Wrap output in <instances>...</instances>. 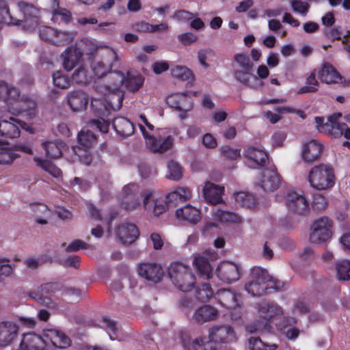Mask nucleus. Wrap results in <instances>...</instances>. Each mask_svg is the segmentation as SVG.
I'll use <instances>...</instances> for the list:
<instances>
[{
	"label": "nucleus",
	"instance_id": "34",
	"mask_svg": "<svg viewBox=\"0 0 350 350\" xmlns=\"http://www.w3.org/2000/svg\"><path fill=\"white\" fill-rule=\"evenodd\" d=\"M42 146L45 150L46 157L51 159H55L62 154L65 144L62 141L43 142Z\"/></svg>",
	"mask_w": 350,
	"mask_h": 350
},
{
	"label": "nucleus",
	"instance_id": "36",
	"mask_svg": "<svg viewBox=\"0 0 350 350\" xmlns=\"http://www.w3.org/2000/svg\"><path fill=\"white\" fill-rule=\"evenodd\" d=\"M112 125L117 133L124 137L129 136L134 132L133 124L125 118L118 117L115 118Z\"/></svg>",
	"mask_w": 350,
	"mask_h": 350
},
{
	"label": "nucleus",
	"instance_id": "21",
	"mask_svg": "<svg viewBox=\"0 0 350 350\" xmlns=\"http://www.w3.org/2000/svg\"><path fill=\"white\" fill-rule=\"evenodd\" d=\"M44 337L53 346L62 349L71 345V340L64 332L55 329H49L44 332Z\"/></svg>",
	"mask_w": 350,
	"mask_h": 350
},
{
	"label": "nucleus",
	"instance_id": "45",
	"mask_svg": "<svg viewBox=\"0 0 350 350\" xmlns=\"http://www.w3.org/2000/svg\"><path fill=\"white\" fill-rule=\"evenodd\" d=\"M336 270L340 280H349L350 279V261L342 260L336 263Z\"/></svg>",
	"mask_w": 350,
	"mask_h": 350
},
{
	"label": "nucleus",
	"instance_id": "43",
	"mask_svg": "<svg viewBox=\"0 0 350 350\" xmlns=\"http://www.w3.org/2000/svg\"><path fill=\"white\" fill-rule=\"evenodd\" d=\"M168 174L167 178L173 180L178 181L183 176V167L175 161H170L167 163Z\"/></svg>",
	"mask_w": 350,
	"mask_h": 350
},
{
	"label": "nucleus",
	"instance_id": "61",
	"mask_svg": "<svg viewBox=\"0 0 350 350\" xmlns=\"http://www.w3.org/2000/svg\"><path fill=\"white\" fill-rule=\"evenodd\" d=\"M327 206L326 198L321 194L317 193L313 196L312 207L317 211L324 210Z\"/></svg>",
	"mask_w": 350,
	"mask_h": 350
},
{
	"label": "nucleus",
	"instance_id": "58",
	"mask_svg": "<svg viewBox=\"0 0 350 350\" xmlns=\"http://www.w3.org/2000/svg\"><path fill=\"white\" fill-rule=\"evenodd\" d=\"M15 267V265L0 262V283L3 282L5 278H9L13 274Z\"/></svg>",
	"mask_w": 350,
	"mask_h": 350
},
{
	"label": "nucleus",
	"instance_id": "42",
	"mask_svg": "<svg viewBox=\"0 0 350 350\" xmlns=\"http://www.w3.org/2000/svg\"><path fill=\"white\" fill-rule=\"evenodd\" d=\"M33 161L36 164L42 167L44 170L50 173L54 177H59L62 174L60 169L53 165L47 160L42 159L39 157H35Z\"/></svg>",
	"mask_w": 350,
	"mask_h": 350
},
{
	"label": "nucleus",
	"instance_id": "17",
	"mask_svg": "<svg viewBox=\"0 0 350 350\" xmlns=\"http://www.w3.org/2000/svg\"><path fill=\"white\" fill-rule=\"evenodd\" d=\"M116 234L123 244L130 245L137 239L139 231L135 224L124 222L118 227Z\"/></svg>",
	"mask_w": 350,
	"mask_h": 350
},
{
	"label": "nucleus",
	"instance_id": "51",
	"mask_svg": "<svg viewBox=\"0 0 350 350\" xmlns=\"http://www.w3.org/2000/svg\"><path fill=\"white\" fill-rule=\"evenodd\" d=\"M172 75L175 78L183 81L189 79L193 77L192 72L185 66H177L172 69Z\"/></svg>",
	"mask_w": 350,
	"mask_h": 350
},
{
	"label": "nucleus",
	"instance_id": "35",
	"mask_svg": "<svg viewBox=\"0 0 350 350\" xmlns=\"http://www.w3.org/2000/svg\"><path fill=\"white\" fill-rule=\"evenodd\" d=\"M319 78L327 84L338 83L341 80L340 75L329 64H325L319 72Z\"/></svg>",
	"mask_w": 350,
	"mask_h": 350
},
{
	"label": "nucleus",
	"instance_id": "54",
	"mask_svg": "<svg viewBox=\"0 0 350 350\" xmlns=\"http://www.w3.org/2000/svg\"><path fill=\"white\" fill-rule=\"evenodd\" d=\"M234 60L239 64L240 68L246 70H252L254 64L251 62L247 54L238 53L234 55Z\"/></svg>",
	"mask_w": 350,
	"mask_h": 350
},
{
	"label": "nucleus",
	"instance_id": "11",
	"mask_svg": "<svg viewBox=\"0 0 350 350\" xmlns=\"http://www.w3.org/2000/svg\"><path fill=\"white\" fill-rule=\"evenodd\" d=\"M245 165L252 169H258L266 165L268 155L263 150L253 146H247L243 152Z\"/></svg>",
	"mask_w": 350,
	"mask_h": 350
},
{
	"label": "nucleus",
	"instance_id": "7",
	"mask_svg": "<svg viewBox=\"0 0 350 350\" xmlns=\"http://www.w3.org/2000/svg\"><path fill=\"white\" fill-rule=\"evenodd\" d=\"M118 60L116 52L111 48H105L100 53V58H94L91 62V68L98 78L105 76L110 72L113 64Z\"/></svg>",
	"mask_w": 350,
	"mask_h": 350
},
{
	"label": "nucleus",
	"instance_id": "25",
	"mask_svg": "<svg viewBox=\"0 0 350 350\" xmlns=\"http://www.w3.org/2000/svg\"><path fill=\"white\" fill-rule=\"evenodd\" d=\"M83 53L75 46L68 48L62 54L64 68L70 71L78 65L82 58Z\"/></svg>",
	"mask_w": 350,
	"mask_h": 350
},
{
	"label": "nucleus",
	"instance_id": "30",
	"mask_svg": "<svg viewBox=\"0 0 350 350\" xmlns=\"http://www.w3.org/2000/svg\"><path fill=\"white\" fill-rule=\"evenodd\" d=\"M21 347L26 350H43L46 341L39 335L34 333L24 334L21 342Z\"/></svg>",
	"mask_w": 350,
	"mask_h": 350
},
{
	"label": "nucleus",
	"instance_id": "63",
	"mask_svg": "<svg viewBox=\"0 0 350 350\" xmlns=\"http://www.w3.org/2000/svg\"><path fill=\"white\" fill-rule=\"evenodd\" d=\"M92 126H95L102 133H107L109 130V123L103 118L92 120L90 122Z\"/></svg>",
	"mask_w": 350,
	"mask_h": 350
},
{
	"label": "nucleus",
	"instance_id": "49",
	"mask_svg": "<svg viewBox=\"0 0 350 350\" xmlns=\"http://www.w3.org/2000/svg\"><path fill=\"white\" fill-rule=\"evenodd\" d=\"M18 157H19V154L14 153L9 148H1L0 149L1 165H10Z\"/></svg>",
	"mask_w": 350,
	"mask_h": 350
},
{
	"label": "nucleus",
	"instance_id": "13",
	"mask_svg": "<svg viewBox=\"0 0 350 350\" xmlns=\"http://www.w3.org/2000/svg\"><path fill=\"white\" fill-rule=\"evenodd\" d=\"M216 273L221 280L230 284L239 279L240 267L234 262L224 261L217 266Z\"/></svg>",
	"mask_w": 350,
	"mask_h": 350
},
{
	"label": "nucleus",
	"instance_id": "9",
	"mask_svg": "<svg viewBox=\"0 0 350 350\" xmlns=\"http://www.w3.org/2000/svg\"><path fill=\"white\" fill-rule=\"evenodd\" d=\"M284 202L287 208L293 213L306 215L310 211L309 203L305 196L296 191H288Z\"/></svg>",
	"mask_w": 350,
	"mask_h": 350
},
{
	"label": "nucleus",
	"instance_id": "56",
	"mask_svg": "<svg viewBox=\"0 0 350 350\" xmlns=\"http://www.w3.org/2000/svg\"><path fill=\"white\" fill-rule=\"evenodd\" d=\"M56 29L51 27L43 26L39 29V35L42 40L54 44Z\"/></svg>",
	"mask_w": 350,
	"mask_h": 350
},
{
	"label": "nucleus",
	"instance_id": "8",
	"mask_svg": "<svg viewBox=\"0 0 350 350\" xmlns=\"http://www.w3.org/2000/svg\"><path fill=\"white\" fill-rule=\"evenodd\" d=\"M217 258V254L211 250H206L194 256L193 265L200 278L204 280H208L211 278L213 271L211 262L216 260Z\"/></svg>",
	"mask_w": 350,
	"mask_h": 350
},
{
	"label": "nucleus",
	"instance_id": "18",
	"mask_svg": "<svg viewBox=\"0 0 350 350\" xmlns=\"http://www.w3.org/2000/svg\"><path fill=\"white\" fill-rule=\"evenodd\" d=\"M138 273L142 278L154 283L160 282L163 275L161 267L156 263H142Z\"/></svg>",
	"mask_w": 350,
	"mask_h": 350
},
{
	"label": "nucleus",
	"instance_id": "12",
	"mask_svg": "<svg viewBox=\"0 0 350 350\" xmlns=\"http://www.w3.org/2000/svg\"><path fill=\"white\" fill-rule=\"evenodd\" d=\"M143 206L146 210L153 209V214L159 216L167 209V204L159 199L152 190L146 189L142 193Z\"/></svg>",
	"mask_w": 350,
	"mask_h": 350
},
{
	"label": "nucleus",
	"instance_id": "41",
	"mask_svg": "<svg viewBox=\"0 0 350 350\" xmlns=\"http://www.w3.org/2000/svg\"><path fill=\"white\" fill-rule=\"evenodd\" d=\"M78 141L82 148H89L96 143V137L89 130L82 131L78 134Z\"/></svg>",
	"mask_w": 350,
	"mask_h": 350
},
{
	"label": "nucleus",
	"instance_id": "64",
	"mask_svg": "<svg viewBox=\"0 0 350 350\" xmlns=\"http://www.w3.org/2000/svg\"><path fill=\"white\" fill-rule=\"evenodd\" d=\"M248 343L250 350H263L265 345L259 337H250L248 340Z\"/></svg>",
	"mask_w": 350,
	"mask_h": 350
},
{
	"label": "nucleus",
	"instance_id": "4",
	"mask_svg": "<svg viewBox=\"0 0 350 350\" xmlns=\"http://www.w3.org/2000/svg\"><path fill=\"white\" fill-rule=\"evenodd\" d=\"M169 276L176 288L187 292L192 289L196 278L189 267L183 263H173L168 269Z\"/></svg>",
	"mask_w": 350,
	"mask_h": 350
},
{
	"label": "nucleus",
	"instance_id": "44",
	"mask_svg": "<svg viewBox=\"0 0 350 350\" xmlns=\"http://www.w3.org/2000/svg\"><path fill=\"white\" fill-rule=\"evenodd\" d=\"M76 33L58 31L56 29V33L54 38V45L62 46L71 42L75 38Z\"/></svg>",
	"mask_w": 350,
	"mask_h": 350
},
{
	"label": "nucleus",
	"instance_id": "62",
	"mask_svg": "<svg viewBox=\"0 0 350 350\" xmlns=\"http://www.w3.org/2000/svg\"><path fill=\"white\" fill-rule=\"evenodd\" d=\"M192 349L193 350H215L211 341L204 342L202 338L193 341Z\"/></svg>",
	"mask_w": 350,
	"mask_h": 350
},
{
	"label": "nucleus",
	"instance_id": "39",
	"mask_svg": "<svg viewBox=\"0 0 350 350\" xmlns=\"http://www.w3.org/2000/svg\"><path fill=\"white\" fill-rule=\"evenodd\" d=\"M91 79L92 75L83 64L76 68L72 75V81L77 84H88Z\"/></svg>",
	"mask_w": 350,
	"mask_h": 350
},
{
	"label": "nucleus",
	"instance_id": "2",
	"mask_svg": "<svg viewBox=\"0 0 350 350\" xmlns=\"http://www.w3.org/2000/svg\"><path fill=\"white\" fill-rule=\"evenodd\" d=\"M259 320L246 326V329L250 333L268 331L272 321L284 314L283 308L276 303L262 301L258 304Z\"/></svg>",
	"mask_w": 350,
	"mask_h": 350
},
{
	"label": "nucleus",
	"instance_id": "1",
	"mask_svg": "<svg viewBox=\"0 0 350 350\" xmlns=\"http://www.w3.org/2000/svg\"><path fill=\"white\" fill-rule=\"evenodd\" d=\"M113 81V83L109 86V91H111V97L109 100V104L112 108L117 107L120 108L122 105L123 96L120 92H116L119 88L125 83L126 87L132 92H136L143 85L144 79L140 75H133L128 72L126 78L121 72H116L110 76Z\"/></svg>",
	"mask_w": 350,
	"mask_h": 350
},
{
	"label": "nucleus",
	"instance_id": "29",
	"mask_svg": "<svg viewBox=\"0 0 350 350\" xmlns=\"http://www.w3.org/2000/svg\"><path fill=\"white\" fill-rule=\"evenodd\" d=\"M224 191V187L206 182L203 188V195L205 200L212 204H216L221 201V195Z\"/></svg>",
	"mask_w": 350,
	"mask_h": 350
},
{
	"label": "nucleus",
	"instance_id": "19",
	"mask_svg": "<svg viewBox=\"0 0 350 350\" xmlns=\"http://www.w3.org/2000/svg\"><path fill=\"white\" fill-rule=\"evenodd\" d=\"M250 278L258 283L273 285L274 289L277 291L282 289L283 286L282 282L273 280L266 269L259 267H254L251 269Z\"/></svg>",
	"mask_w": 350,
	"mask_h": 350
},
{
	"label": "nucleus",
	"instance_id": "31",
	"mask_svg": "<svg viewBox=\"0 0 350 350\" xmlns=\"http://www.w3.org/2000/svg\"><path fill=\"white\" fill-rule=\"evenodd\" d=\"M218 311L209 305H205L198 308L193 315V319L198 323H204L210 321H214L217 318Z\"/></svg>",
	"mask_w": 350,
	"mask_h": 350
},
{
	"label": "nucleus",
	"instance_id": "5",
	"mask_svg": "<svg viewBox=\"0 0 350 350\" xmlns=\"http://www.w3.org/2000/svg\"><path fill=\"white\" fill-rule=\"evenodd\" d=\"M334 180L332 167L325 164L313 167L308 174V180L311 186L319 190L332 187L334 183Z\"/></svg>",
	"mask_w": 350,
	"mask_h": 350
},
{
	"label": "nucleus",
	"instance_id": "3",
	"mask_svg": "<svg viewBox=\"0 0 350 350\" xmlns=\"http://www.w3.org/2000/svg\"><path fill=\"white\" fill-rule=\"evenodd\" d=\"M341 117L340 113H334L327 117L326 122L323 117H316L315 122L318 131L335 138L344 135L345 138L350 139V128L340 121Z\"/></svg>",
	"mask_w": 350,
	"mask_h": 350
},
{
	"label": "nucleus",
	"instance_id": "10",
	"mask_svg": "<svg viewBox=\"0 0 350 350\" xmlns=\"http://www.w3.org/2000/svg\"><path fill=\"white\" fill-rule=\"evenodd\" d=\"M332 222L327 217L316 220L310 234V241L313 243H320L328 240L332 235Z\"/></svg>",
	"mask_w": 350,
	"mask_h": 350
},
{
	"label": "nucleus",
	"instance_id": "60",
	"mask_svg": "<svg viewBox=\"0 0 350 350\" xmlns=\"http://www.w3.org/2000/svg\"><path fill=\"white\" fill-rule=\"evenodd\" d=\"M172 18L178 22L186 23L193 18V14L185 10H180L176 11Z\"/></svg>",
	"mask_w": 350,
	"mask_h": 350
},
{
	"label": "nucleus",
	"instance_id": "28",
	"mask_svg": "<svg viewBox=\"0 0 350 350\" xmlns=\"http://www.w3.org/2000/svg\"><path fill=\"white\" fill-rule=\"evenodd\" d=\"M174 138L169 135L165 138H156L154 136L147 139V146L154 152L163 153L172 148Z\"/></svg>",
	"mask_w": 350,
	"mask_h": 350
},
{
	"label": "nucleus",
	"instance_id": "55",
	"mask_svg": "<svg viewBox=\"0 0 350 350\" xmlns=\"http://www.w3.org/2000/svg\"><path fill=\"white\" fill-rule=\"evenodd\" d=\"M235 198L243 206L248 208H251L256 204V198L252 194L241 192L237 193Z\"/></svg>",
	"mask_w": 350,
	"mask_h": 350
},
{
	"label": "nucleus",
	"instance_id": "57",
	"mask_svg": "<svg viewBox=\"0 0 350 350\" xmlns=\"http://www.w3.org/2000/svg\"><path fill=\"white\" fill-rule=\"evenodd\" d=\"M3 94L1 97L6 100H17L19 98L20 94L18 90L13 86H9L5 82L4 86H3Z\"/></svg>",
	"mask_w": 350,
	"mask_h": 350
},
{
	"label": "nucleus",
	"instance_id": "59",
	"mask_svg": "<svg viewBox=\"0 0 350 350\" xmlns=\"http://www.w3.org/2000/svg\"><path fill=\"white\" fill-rule=\"evenodd\" d=\"M220 151L224 157L230 160H236L241 157L239 149L232 148L228 146H223Z\"/></svg>",
	"mask_w": 350,
	"mask_h": 350
},
{
	"label": "nucleus",
	"instance_id": "32",
	"mask_svg": "<svg viewBox=\"0 0 350 350\" xmlns=\"http://www.w3.org/2000/svg\"><path fill=\"white\" fill-rule=\"evenodd\" d=\"M18 123L14 118H10L9 120L0 121V135L5 138L19 137L21 131Z\"/></svg>",
	"mask_w": 350,
	"mask_h": 350
},
{
	"label": "nucleus",
	"instance_id": "50",
	"mask_svg": "<svg viewBox=\"0 0 350 350\" xmlns=\"http://www.w3.org/2000/svg\"><path fill=\"white\" fill-rule=\"evenodd\" d=\"M87 149L88 148H84L79 146L74 147L73 151L75 152L76 157H77L79 161L81 163L86 165H89L91 164L92 161V158L90 153Z\"/></svg>",
	"mask_w": 350,
	"mask_h": 350
},
{
	"label": "nucleus",
	"instance_id": "38",
	"mask_svg": "<svg viewBox=\"0 0 350 350\" xmlns=\"http://www.w3.org/2000/svg\"><path fill=\"white\" fill-rule=\"evenodd\" d=\"M274 288L273 285L258 283L249 278V281L245 284V291L252 296H262L268 293V290Z\"/></svg>",
	"mask_w": 350,
	"mask_h": 350
},
{
	"label": "nucleus",
	"instance_id": "24",
	"mask_svg": "<svg viewBox=\"0 0 350 350\" xmlns=\"http://www.w3.org/2000/svg\"><path fill=\"white\" fill-rule=\"evenodd\" d=\"M218 302L224 308L236 310L239 304V295L229 289H220L215 294Z\"/></svg>",
	"mask_w": 350,
	"mask_h": 350
},
{
	"label": "nucleus",
	"instance_id": "47",
	"mask_svg": "<svg viewBox=\"0 0 350 350\" xmlns=\"http://www.w3.org/2000/svg\"><path fill=\"white\" fill-rule=\"evenodd\" d=\"M213 217L215 220L220 222H235L237 219V215L234 213L223 210L214 211Z\"/></svg>",
	"mask_w": 350,
	"mask_h": 350
},
{
	"label": "nucleus",
	"instance_id": "20",
	"mask_svg": "<svg viewBox=\"0 0 350 350\" xmlns=\"http://www.w3.org/2000/svg\"><path fill=\"white\" fill-rule=\"evenodd\" d=\"M322 149V144L315 139L304 143L301 152L303 160L307 163L315 161L319 158Z\"/></svg>",
	"mask_w": 350,
	"mask_h": 350
},
{
	"label": "nucleus",
	"instance_id": "33",
	"mask_svg": "<svg viewBox=\"0 0 350 350\" xmlns=\"http://www.w3.org/2000/svg\"><path fill=\"white\" fill-rule=\"evenodd\" d=\"M176 215L178 218L193 224H197L201 218L200 210L191 205H186L176 210Z\"/></svg>",
	"mask_w": 350,
	"mask_h": 350
},
{
	"label": "nucleus",
	"instance_id": "46",
	"mask_svg": "<svg viewBox=\"0 0 350 350\" xmlns=\"http://www.w3.org/2000/svg\"><path fill=\"white\" fill-rule=\"evenodd\" d=\"M189 191L187 189L184 187H178L175 191L170 193L166 200L168 203L172 202V201L179 200L181 202L185 201L189 198Z\"/></svg>",
	"mask_w": 350,
	"mask_h": 350
},
{
	"label": "nucleus",
	"instance_id": "14",
	"mask_svg": "<svg viewBox=\"0 0 350 350\" xmlns=\"http://www.w3.org/2000/svg\"><path fill=\"white\" fill-rule=\"evenodd\" d=\"M281 183V177L273 168L265 169L261 173L258 184L267 192H273L278 189Z\"/></svg>",
	"mask_w": 350,
	"mask_h": 350
},
{
	"label": "nucleus",
	"instance_id": "48",
	"mask_svg": "<svg viewBox=\"0 0 350 350\" xmlns=\"http://www.w3.org/2000/svg\"><path fill=\"white\" fill-rule=\"evenodd\" d=\"M213 295L211 286L207 283L202 284L198 289L196 297L202 302L208 301Z\"/></svg>",
	"mask_w": 350,
	"mask_h": 350
},
{
	"label": "nucleus",
	"instance_id": "23",
	"mask_svg": "<svg viewBox=\"0 0 350 350\" xmlns=\"http://www.w3.org/2000/svg\"><path fill=\"white\" fill-rule=\"evenodd\" d=\"M252 70L243 69L236 70L234 72L235 79L243 85L252 89H259L263 85V82L258 77L252 73Z\"/></svg>",
	"mask_w": 350,
	"mask_h": 350
},
{
	"label": "nucleus",
	"instance_id": "6",
	"mask_svg": "<svg viewBox=\"0 0 350 350\" xmlns=\"http://www.w3.org/2000/svg\"><path fill=\"white\" fill-rule=\"evenodd\" d=\"M139 194L137 185L130 183L125 185L118 196L120 206L127 211L138 210L141 207Z\"/></svg>",
	"mask_w": 350,
	"mask_h": 350
},
{
	"label": "nucleus",
	"instance_id": "40",
	"mask_svg": "<svg viewBox=\"0 0 350 350\" xmlns=\"http://www.w3.org/2000/svg\"><path fill=\"white\" fill-rule=\"evenodd\" d=\"M76 46L81 51L83 55L89 56L90 59H94V55L100 51V48L95 43L88 39L82 40Z\"/></svg>",
	"mask_w": 350,
	"mask_h": 350
},
{
	"label": "nucleus",
	"instance_id": "52",
	"mask_svg": "<svg viewBox=\"0 0 350 350\" xmlns=\"http://www.w3.org/2000/svg\"><path fill=\"white\" fill-rule=\"evenodd\" d=\"M290 4L293 12L306 16L310 9V5L306 1L301 0H291Z\"/></svg>",
	"mask_w": 350,
	"mask_h": 350
},
{
	"label": "nucleus",
	"instance_id": "37",
	"mask_svg": "<svg viewBox=\"0 0 350 350\" xmlns=\"http://www.w3.org/2000/svg\"><path fill=\"white\" fill-rule=\"evenodd\" d=\"M29 205L36 217V222L41 225L46 224L48 223L47 219L52 215V211L48 206L41 203H33Z\"/></svg>",
	"mask_w": 350,
	"mask_h": 350
},
{
	"label": "nucleus",
	"instance_id": "16",
	"mask_svg": "<svg viewBox=\"0 0 350 350\" xmlns=\"http://www.w3.org/2000/svg\"><path fill=\"white\" fill-rule=\"evenodd\" d=\"M211 342L228 343L236 340L234 329L229 325L214 327L209 330Z\"/></svg>",
	"mask_w": 350,
	"mask_h": 350
},
{
	"label": "nucleus",
	"instance_id": "53",
	"mask_svg": "<svg viewBox=\"0 0 350 350\" xmlns=\"http://www.w3.org/2000/svg\"><path fill=\"white\" fill-rule=\"evenodd\" d=\"M53 84L61 89L68 88L70 85L69 78L59 71L55 72L53 75Z\"/></svg>",
	"mask_w": 350,
	"mask_h": 350
},
{
	"label": "nucleus",
	"instance_id": "15",
	"mask_svg": "<svg viewBox=\"0 0 350 350\" xmlns=\"http://www.w3.org/2000/svg\"><path fill=\"white\" fill-rule=\"evenodd\" d=\"M18 325L12 321L0 323V347H8L16 339L18 335Z\"/></svg>",
	"mask_w": 350,
	"mask_h": 350
},
{
	"label": "nucleus",
	"instance_id": "27",
	"mask_svg": "<svg viewBox=\"0 0 350 350\" xmlns=\"http://www.w3.org/2000/svg\"><path fill=\"white\" fill-rule=\"evenodd\" d=\"M169 105L181 111H189L193 108V102L190 97L185 94H177L167 98Z\"/></svg>",
	"mask_w": 350,
	"mask_h": 350
},
{
	"label": "nucleus",
	"instance_id": "22",
	"mask_svg": "<svg viewBox=\"0 0 350 350\" xmlns=\"http://www.w3.org/2000/svg\"><path fill=\"white\" fill-rule=\"evenodd\" d=\"M44 337L53 346L62 349L71 345V340L64 332L55 329H49L44 332Z\"/></svg>",
	"mask_w": 350,
	"mask_h": 350
},
{
	"label": "nucleus",
	"instance_id": "26",
	"mask_svg": "<svg viewBox=\"0 0 350 350\" xmlns=\"http://www.w3.org/2000/svg\"><path fill=\"white\" fill-rule=\"evenodd\" d=\"M67 103L73 111H79L86 108L88 97L81 90H74L68 94Z\"/></svg>",
	"mask_w": 350,
	"mask_h": 350
}]
</instances>
